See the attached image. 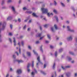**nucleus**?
Wrapping results in <instances>:
<instances>
[{
	"mask_svg": "<svg viewBox=\"0 0 77 77\" xmlns=\"http://www.w3.org/2000/svg\"><path fill=\"white\" fill-rule=\"evenodd\" d=\"M42 11V13L45 14L47 13V15L48 17H50L51 15H53V13H51V14H50L49 13H48V10L47 8H41Z\"/></svg>",
	"mask_w": 77,
	"mask_h": 77,
	"instance_id": "obj_1",
	"label": "nucleus"
},
{
	"mask_svg": "<svg viewBox=\"0 0 77 77\" xmlns=\"http://www.w3.org/2000/svg\"><path fill=\"white\" fill-rule=\"evenodd\" d=\"M67 28L68 29V31H70V32H74V30L71 29L70 28H69V26H67Z\"/></svg>",
	"mask_w": 77,
	"mask_h": 77,
	"instance_id": "obj_2",
	"label": "nucleus"
},
{
	"mask_svg": "<svg viewBox=\"0 0 77 77\" xmlns=\"http://www.w3.org/2000/svg\"><path fill=\"white\" fill-rule=\"evenodd\" d=\"M21 72H22V71L21 69H19L17 70V74H21Z\"/></svg>",
	"mask_w": 77,
	"mask_h": 77,
	"instance_id": "obj_3",
	"label": "nucleus"
},
{
	"mask_svg": "<svg viewBox=\"0 0 77 77\" xmlns=\"http://www.w3.org/2000/svg\"><path fill=\"white\" fill-rule=\"evenodd\" d=\"M6 26V23H4L2 26V30H4L5 29V27Z\"/></svg>",
	"mask_w": 77,
	"mask_h": 77,
	"instance_id": "obj_4",
	"label": "nucleus"
},
{
	"mask_svg": "<svg viewBox=\"0 0 77 77\" xmlns=\"http://www.w3.org/2000/svg\"><path fill=\"white\" fill-rule=\"evenodd\" d=\"M72 38L71 36H70L69 37L67 38V40L68 41H72Z\"/></svg>",
	"mask_w": 77,
	"mask_h": 77,
	"instance_id": "obj_5",
	"label": "nucleus"
},
{
	"mask_svg": "<svg viewBox=\"0 0 77 77\" xmlns=\"http://www.w3.org/2000/svg\"><path fill=\"white\" fill-rule=\"evenodd\" d=\"M37 60H38V62H40V63H41L42 65L43 64L42 62L40 61V58H39V57H38L37 58Z\"/></svg>",
	"mask_w": 77,
	"mask_h": 77,
	"instance_id": "obj_6",
	"label": "nucleus"
},
{
	"mask_svg": "<svg viewBox=\"0 0 77 77\" xmlns=\"http://www.w3.org/2000/svg\"><path fill=\"white\" fill-rule=\"evenodd\" d=\"M13 39L14 40L13 42L14 43V46H15L16 45V41H15V38H14Z\"/></svg>",
	"mask_w": 77,
	"mask_h": 77,
	"instance_id": "obj_7",
	"label": "nucleus"
},
{
	"mask_svg": "<svg viewBox=\"0 0 77 77\" xmlns=\"http://www.w3.org/2000/svg\"><path fill=\"white\" fill-rule=\"evenodd\" d=\"M32 15H33V16L34 17H36V18L37 17H38V16L36 15V14H35V13H33L32 14Z\"/></svg>",
	"mask_w": 77,
	"mask_h": 77,
	"instance_id": "obj_8",
	"label": "nucleus"
},
{
	"mask_svg": "<svg viewBox=\"0 0 77 77\" xmlns=\"http://www.w3.org/2000/svg\"><path fill=\"white\" fill-rule=\"evenodd\" d=\"M17 61L19 63H20V62L21 63L23 62V61L22 60H17Z\"/></svg>",
	"mask_w": 77,
	"mask_h": 77,
	"instance_id": "obj_9",
	"label": "nucleus"
},
{
	"mask_svg": "<svg viewBox=\"0 0 77 77\" xmlns=\"http://www.w3.org/2000/svg\"><path fill=\"white\" fill-rule=\"evenodd\" d=\"M11 8L12 9V10H13L14 12H15V8H14V7H11Z\"/></svg>",
	"mask_w": 77,
	"mask_h": 77,
	"instance_id": "obj_10",
	"label": "nucleus"
},
{
	"mask_svg": "<svg viewBox=\"0 0 77 77\" xmlns=\"http://www.w3.org/2000/svg\"><path fill=\"white\" fill-rule=\"evenodd\" d=\"M27 55H28V56H30V55H31L30 53L27 52Z\"/></svg>",
	"mask_w": 77,
	"mask_h": 77,
	"instance_id": "obj_11",
	"label": "nucleus"
},
{
	"mask_svg": "<svg viewBox=\"0 0 77 77\" xmlns=\"http://www.w3.org/2000/svg\"><path fill=\"white\" fill-rule=\"evenodd\" d=\"M12 18L11 17H8L7 19V20H11Z\"/></svg>",
	"mask_w": 77,
	"mask_h": 77,
	"instance_id": "obj_12",
	"label": "nucleus"
},
{
	"mask_svg": "<svg viewBox=\"0 0 77 77\" xmlns=\"http://www.w3.org/2000/svg\"><path fill=\"white\" fill-rule=\"evenodd\" d=\"M70 75V73H68L66 74V76L67 77H69Z\"/></svg>",
	"mask_w": 77,
	"mask_h": 77,
	"instance_id": "obj_13",
	"label": "nucleus"
},
{
	"mask_svg": "<svg viewBox=\"0 0 77 77\" xmlns=\"http://www.w3.org/2000/svg\"><path fill=\"white\" fill-rule=\"evenodd\" d=\"M33 52L35 54V55H38V54L35 51V50H33Z\"/></svg>",
	"mask_w": 77,
	"mask_h": 77,
	"instance_id": "obj_14",
	"label": "nucleus"
},
{
	"mask_svg": "<svg viewBox=\"0 0 77 77\" xmlns=\"http://www.w3.org/2000/svg\"><path fill=\"white\" fill-rule=\"evenodd\" d=\"M53 12H54V13H55V14H57V12L55 9H54V10Z\"/></svg>",
	"mask_w": 77,
	"mask_h": 77,
	"instance_id": "obj_15",
	"label": "nucleus"
},
{
	"mask_svg": "<svg viewBox=\"0 0 77 77\" xmlns=\"http://www.w3.org/2000/svg\"><path fill=\"white\" fill-rule=\"evenodd\" d=\"M54 26L55 27V28L56 30H57V25L56 24H55L54 25Z\"/></svg>",
	"mask_w": 77,
	"mask_h": 77,
	"instance_id": "obj_16",
	"label": "nucleus"
},
{
	"mask_svg": "<svg viewBox=\"0 0 77 77\" xmlns=\"http://www.w3.org/2000/svg\"><path fill=\"white\" fill-rule=\"evenodd\" d=\"M42 46H41L40 47V50L41 51H42V53H43V50H42Z\"/></svg>",
	"mask_w": 77,
	"mask_h": 77,
	"instance_id": "obj_17",
	"label": "nucleus"
},
{
	"mask_svg": "<svg viewBox=\"0 0 77 77\" xmlns=\"http://www.w3.org/2000/svg\"><path fill=\"white\" fill-rule=\"evenodd\" d=\"M33 66H34V62L32 61V68H33Z\"/></svg>",
	"mask_w": 77,
	"mask_h": 77,
	"instance_id": "obj_18",
	"label": "nucleus"
},
{
	"mask_svg": "<svg viewBox=\"0 0 77 77\" xmlns=\"http://www.w3.org/2000/svg\"><path fill=\"white\" fill-rule=\"evenodd\" d=\"M63 51V49H62V48H61L60 49V50L59 51V52H60H60H62V51Z\"/></svg>",
	"mask_w": 77,
	"mask_h": 77,
	"instance_id": "obj_19",
	"label": "nucleus"
},
{
	"mask_svg": "<svg viewBox=\"0 0 77 77\" xmlns=\"http://www.w3.org/2000/svg\"><path fill=\"white\" fill-rule=\"evenodd\" d=\"M69 53L70 54H72V55H74V53H73V52H71V51L69 52Z\"/></svg>",
	"mask_w": 77,
	"mask_h": 77,
	"instance_id": "obj_20",
	"label": "nucleus"
},
{
	"mask_svg": "<svg viewBox=\"0 0 77 77\" xmlns=\"http://www.w3.org/2000/svg\"><path fill=\"white\" fill-rule=\"evenodd\" d=\"M48 24H45V25H44V27L47 28V27H48Z\"/></svg>",
	"mask_w": 77,
	"mask_h": 77,
	"instance_id": "obj_21",
	"label": "nucleus"
},
{
	"mask_svg": "<svg viewBox=\"0 0 77 77\" xmlns=\"http://www.w3.org/2000/svg\"><path fill=\"white\" fill-rule=\"evenodd\" d=\"M55 57H57V52L56 51L55 54Z\"/></svg>",
	"mask_w": 77,
	"mask_h": 77,
	"instance_id": "obj_22",
	"label": "nucleus"
},
{
	"mask_svg": "<svg viewBox=\"0 0 77 77\" xmlns=\"http://www.w3.org/2000/svg\"><path fill=\"white\" fill-rule=\"evenodd\" d=\"M41 72L44 75H45V74H46L45 73V72H43V71H41Z\"/></svg>",
	"mask_w": 77,
	"mask_h": 77,
	"instance_id": "obj_23",
	"label": "nucleus"
},
{
	"mask_svg": "<svg viewBox=\"0 0 77 77\" xmlns=\"http://www.w3.org/2000/svg\"><path fill=\"white\" fill-rule=\"evenodd\" d=\"M47 36H48V38H49V39H50L51 37H50V35H47Z\"/></svg>",
	"mask_w": 77,
	"mask_h": 77,
	"instance_id": "obj_24",
	"label": "nucleus"
},
{
	"mask_svg": "<svg viewBox=\"0 0 77 77\" xmlns=\"http://www.w3.org/2000/svg\"><path fill=\"white\" fill-rule=\"evenodd\" d=\"M31 75H35V73L33 72H32L31 73Z\"/></svg>",
	"mask_w": 77,
	"mask_h": 77,
	"instance_id": "obj_25",
	"label": "nucleus"
},
{
	"mask_svg": "<svg viewBox=\"0 0 77 77\" xmlns=\"http://www.w3.org/2000/svg\"><path fill=\"white\" fill-rule=\"evenodd\" d=\"M55 18H56L57 21H58V18H57V17H56V16H55Z\"/></svg>",
	"mask_w": 77,
	"mask_h": 77,
	"instance_id": "obj_26",
	"label": "nucleus"
},
{
	"mask_svg": "<svg viewBox=\"0 0 77 77\" xmlns=\"http://www.w3.org/2000/svg\"><path fill=\"white\" fill-rule=\"evenodd\" d=\"M61 5L63 7H64V6H65V5H64V4H63L61 2Z\"/></svg>",
	"mask_w": 77,
	"mask_h": 77,
	"instance_id": "obj_27",
	"label": "nucleus"
},
{
	"mask_svg": "<svg viewBox=\"0 0 77 77\" xmlns=\"http://www.w3.org/2000/svg\"><path fill=\"white\" fill-rule=\"evenodd\" d=\"M21 44L23 46L24 45V42L23 41H22Z\"/></svg>",
	"mask_w": 77,
	"mask_h": 77,
	"instance_id": "obj_28",
	"label": "nucleus"
},
{
	"mask_svg": "<svg viewBox=\"0 0 77 77\" xmlns=\"http://www.w3.org/2000/svg\"><path fill=\"white\" fill-rule=\"evenodd\" d=\"M55 63H54V65H53V68L54 69V68H55Z\"/></svg>",
	"mask_w": 77,
	"mask_h": 77,
	"instance_id": "obj_29",
	"label": "nucleus"
},
{
	"mask_svg": "<svg viewBox=\"0 0 77 77\" xmlns=\"http://www.w3.org/2000/svg\"><path fill=\"white\" fill-rule=\"evenodd\" d=\"M54 5H57V2H56L55 1H54Z\"/></svg>",
	"mask_w": 77,
	"mask_h": 77,
	"instance_id": "obj_30",
	"label": "nucleus"
},
{
	"mask_svg": "<svg viewBox=\"0 0 77 77\" xmlns=\"http://www.w3.org/2000/svg\"><path fill=\"white\" fill-rule=\"evenodd\" d=\"M12 1L11 0H8V1H7V3H10V2H11Z\"/></svg>",
	"mask_w": 77,
	"mask_h": 77,
	"instance_id": "obj_31",
	"label": "nucleus"
},
{
	"mask_svg": "<svg viewBox=\"0 0 77 77\" xmlns=\"http://www.w3.org/2000/svg\"><path fill=\"white\" fill-rule=\"evenodd\" d=\"M30 63H28V66H27V68H29V66H30Z\"/></svg>",
	"mask_w": 77,
	"mask_h": 77,
	"instance_id": "obj_32",
	"label": "nucleus"
},
{
	"mask_svg": "<svg viewBox=\"0 0 77 77\" xmlns=\"http://www.w3.org/2000/svg\"><path fill=\"white\" fill-rule=\"evenodd\" d=\"M23 10L25 11V10H27V8L26 7H24L23 8Z\"/></svg>",
	"mask_w": 77,
	"mask_h": 77,
	"instance_id": "obj_33",
	"label": "nucleus"
},
{
	"mask_svg": "<svg viewBox=\"0 0 77 77\" xmlns=\"http://www.w3.org/2000/svg\"><path fill=\"white\" fill-rule=\"evenodd\" d=\"M4 2H5V1L3 0L2 1V5H3V4H4Z\"/></svg>",
	"mask_w": 77,
	"mask_h": 77,
	"instance_id": "obj_34",
	"label": "nucleus"
},
{
	"mask_svg": "<svg viewBox=\"0 0 77 77\" xmlns=\"http://www.w3.org/2000/svg\"><path fill=\"white\" fill-rule=\"evenodd\" d=\"M70 66H66V68H70Z\"/></svg>",
	"mask_w": 77,
	"mask_h": 77,
	"instance_id": "obj_35",
	"label": "nucleus"
},
{
	"mask_svg": "<svg viewBox=\"0 0 77 77\" xmlns=\"http://www.w3.org/2000/svg\"><path fill=\"white\" fill-rule=\"evenodd\" d=\"M9 35L10 36H12V33L10 32L9 33Z\"/></svg>",
	"mask_w": 77,
	"mask_h": 77,
	"instance_id": "obj_36",
	"label": "nucleus"
},
{
	"mask_svg": "<svg viewBox=\"0 0 77 77\" xmlns=\"http://www.w3.org/2000/svg\"><path fill=\"white\" fill-rule=\"evenodd\" d=\"M18 21L19 23H20L21 22V19L20 18H19L18 19Z\"/></svg>",
	"mask_w": 77,
	"mask_h": 77,
	"instance_id": "obj_37",
	"label": "nucleus"
},
{
	"mask_svg": "<svg viewBox=\"0 0 77 77\" xmlns=\"http://www.w3.org/2000/svg\"><path fill=\"white\" fill-rule=\"evenodd\" d=\"M41 34H38V37H40V36H41Z\"/></svg>",
	"mask_w": 77,
	"mask_h": 77,
	"instance_id": "obj_38",
	"label": "nucleus"
},
{
	"mask_svg": "<svg viewBox=\"0 0 77 77\" xmlns=\"http://www.w3.org/2000/svg\"><path fill=\"white\" fill-rule=\"evenodd\" d=\"M10 28L11 29H12V25H10Z\"/></svg>",
	"mask_w": 77,
	"mask_h": 77,
	"instance_id": "obj_39",
	"label": "nucleus"
},
{
	"mask_svg": "<svg viewBox=\"0 0 77 77\" xmlns=\"http://www.w3.org/2000/svg\"><path fill=\"white\" fill-rule=\"evenodd\" d=\"M50 48H53L54 47L52 45H50Z\"/></svg>",
	"mask_w": 77,
	"mask_h": 77,
	"instance_id": "obj_40",
	"label": "nucleus"
},
{
	"mask_svg": "<svg viewBox=\"0 0 77 77\" xmlns=\"http://www.w3.org/2000/svg\"><path fill=\"white\" fill-rule=\"evenodd\" d=\"M50 48H53L54 47L52 45H50Z\"/></svg>",
	"mask_w": 77,
	"mask_h": 77,
	"instance_id": "obj_41",
	"label": "nucleus"
},
{
	"mask_svg": "<svg viewBox=\"0 0 77 77\" xmlns=\"http://www.w3.org/2000/svg\"><path fill=\"white\" fill-rule=\"evenodd\" d=\"M9 40L10 41V42H11V43H12V41L11 40V38H9Z\"/></svg>",
	"mask_w": 77,
	"mask_h": 77,
	"instance_id": "obj_42",
	"label": "nucleus"
},
{
	"mask_svg": "<svg viewBox=\"0 0 77 77\" xmlns=\"http://www.w3.org/2000/svg\"><path fill=\"white\" fill-rule=\"evenodd\" d=\"M19 53L21 54V49L20 48H19Z\"/></svg>",
	"mask_w": 77,
	"mask_h": 77,
	"instance_id": "obj_43",
	"label": "nucleus"
},
{
	"mask_svg": "<svg viewBox=\"0 0 77 77\" xmlns=\"http://www.w3.org/2000/svg\"><path fill=\"white\" fill-rule=\"evenodd\" d=\"M61 68H62L63 69V70H64V69H65V68H64L63 67V66H61Z\"/></svg>",
	"mask_w": 77,
	"mask_h": 77,
	"instance_id": "obj_44",
	"label": "nucleus"
},
{
	"mask_svg": "<svg viewBox=\"0 0 77 77\" xmlns=\"http://www.w3.org/2000/svg\"><path fill=\"white\" fill-rule=\"evenodd\" d=\"M45 42L46 43H49V41H46Z\"/></svg>",
	"mask_w": 77,
	"mask_h": 77,
	"instance_id": "obj_45",
	"label": "nucleus"
},
{
	"mask_svg": "<svg viewBox=\"0 0 77 77\" xmlns=\"http://www.w3.org/2000/svg\"><path fill=\"white\" fill-rule=\"evenodd\" d=\"M46 67V64H45L44 65V68H45Z\"/></svg>",
	"mask_w": 77,
	"mask_h": 77,
	"instance_id": "obj_46",
	"label": "nucleus"
},
{
	"mask_svg": "<svg viewBox=\"0 0 77 77\" xmlns=\"http://www.w3.org/2000/svg\"><path fill=\"white\" fill-rule=\"evenodd\" d=\"M26 25H25V26L23 27V29H26Z\"/></svg>",
	"mask_w": 77,
	"mask_h": 77,
	"instance_id": "obj_47",
	"label": "nucleus"
},
{
	"mask_svg": "<svg viewBox=\"0 0 77 77\" xmlns=\"http://www.w3.org/2000/svg\"><path fill=\"white\" fill-rule=\"evenodd\" d=\"M36 44H38V43H39V41H37L35 42Z\"/></svg>",
	"mask_w": 77,
	"mask_h": 77,
	"instance_id": "obj_48",
	"label": "nucleus"
},
{
	"mask_svg": "<svg viewBox=\"0 0 77 77\" xmlns=\"http://www.w3.org/2000/svg\"><path fill=\"white\" fill-rule=\"evenodd\" d=\"M51 30L52 31V32H54V30H53V28H51Z\"/></svg>",
	"mask_w": 77,
	"mask_h": 77,
	"instance_id": "obj_49",
	"label": "nucleus"
},
{
	"mask_svg": "<svg viewBox=\"0 0 77 77\" xmlns=\"http://www.w3.org/2000/svg\"><path fill=\"white\" fill-rule=\"evenodd\" d=\"M18 45H19V47H20V42H19L18 44Z\"/></svg>",
	"mask_w": 77,
	"mask_h": 77,
	"instance_id": "obj_50",
	"label": "nucleus"
},
{
	"mask_svg": "<svg viewBox=\"0 0 77 77\" xmlns=\"http://www.w3.org/2000/svg\"><path fill=\"white\" fill-rule=\"evenodd\" d=\"M15 53H16V54H17V56H18L19 55V54H18V53L17 52H16Z\"/></svg>",
	"mask_w": 77,
	"mask_h": 77,
	"instance_id": "obj_51",
	"label": "nucleus"
},
{
	"mask_svg": "<svg viewBox=\"0 0 77 77\" xmlns=\"http://www.w3.org/2000/svg\"><path fill=\"white\" fill-rule=\"evenodd\" d=\"M40 30H42V27L41 26L40 27Z\"/></svg>",
	"mask_w": 77,
	"mask_h": 77,
	"instance_id": "obj_52",
	"label": "nucleus"
},
{
	"mask_svg": "<svg viewBox=\"0 0 77 77\" xmlns=\"http://www.w3.org/2000/svg\"><path fill=\"white\" fill-rule=\"evenodd\" d=\"M28 48H29V49H31V47H30V46H28Z\"/></svg>",
	"mask_w": 77,
	"mask_h": 77,
	"instance_id": "obj_53",
	"label": "nucleus"
},
{
	"mask_svg": "<svg viewBox=\"0 0 77 77\" xmlns=\"http://www.w3.org/2000/svg\"><path fill=\"white\" fill-rule=\"evenodd\" d=\"M75 77H77V73H75Z\"/></svg>",
	"mask_w": 77,
	"mask_h": 77,
	"instance_id": "obj_54",
	"label": "nucleus"
},
{
	"mask_svg": "<svg viewBox=\"0 0 77 77\" xmlns=\"http://www.w3.org/2000/svg\"><path fill=\"white\" fill-rule=\"evenodd\" d=\"M44 37V36L41 37L40 38V40H41V39H42V38H43Z\"/></svg>",
	"mask_w": 77,
	"mask_h": 77,
	"instance_id": "obj_55",
	"label": "nucleus"
},
{
	"mask_svg": "<svg viewBox=\"0 0 77 77\" xmlns=\"http://www.w3.org/2000/svg\"><path fill=\"white\" fill-rule=\"evenodd\" d=\"M62 44V42H60L59 43V45H61Z\"/></svg>",
	"mask_w": 77,
	"mask_h": 77,
	"instance_id": "obj_56",
	"label": "nucleus"
},
{
	"mask_svg": "<svg viewBox=\"0 0 77 77\" xmlns=\"http://www.w3.org/2000/svg\"><path fill=\"white\" fill-rule=\"evenodd\" d=\"M13 57H14V59H15V55H13Z\"/></svg>",
	"mask_w": 77,
	"mask_h": 77,
	"instance_id": "obj_57",
	"label": "nucleus"
},
{
	"mask_svg": "<svg viewBox=\"0 0 77 77\" xmlns=\"http://www.w3.org/2000/svg\"><path fill=\"white\" fill-rule=\"evenodd\" d=\"M28 13L29 14H32V12L29 11V12H28Z\"/></svg>",
	"mask_w": 77,
	"mask_h": 77,
	"instance_id": "obj_58",
	"label": "nucleus"
},
{
	"mask_svg": "<svg viewBox=\"0 0 77 77\" xmlns=\"http://www.w3.org/2000/svg\"><path fill=\"white\" fill-rule=\"evenodd\" d=\"M9 77V74H7L6 76V77Z\"/></svg>",
	"mask_w": 77,
	"mask_h": 77,
	"instance_id": "obj_59",
	"label": "nucleus"
},
{
	"mask_svg": "<svg viewBox=\"0 0 77 77\" xmlns=\"http://www.w3.org/2000/svg\"><path fill=\"white\" fill-rule=\"evenodd\" d=\"M30 69H28L27 70V71H28V72H30Z\"/></svg>",
	"mask_w": 77,
	"mask_h": 77,
	"instance_id": "obj_60",
	"label": "nucleus"
},
{
	"mask_svg": "<svg viewBox=\"0 0 77 77\" xmlns=\"http://www.w3.org/2000/svg\"><path fill=\"white\" fill-rule=\"evenodd\" d=\"M69 60H71V59H72L71 58H69Z\"/></svg>",
	"mask_w": 77,
	"mask_h": 77,
	"instance_id": "obj_61",
	"label": "nucleus"
},
{
	"mask_svg": "<svg viewBox=\"0 0 77 77\" xmlns=\"http://www.w3.org/2000/svg\"><path fill=\"white\" fill-rule=\"evenodd\" d=\"M72 10H73V11H75V10L74 9V8H72Z\"/></svg>",
	"mask_w": 77,
	"mask_h": 77,
	"instance_id": "obj_62",
	"label": "nucleus"
},
{
	"mask_svg": "<svg viewBox=\"0 0 77 77\" xmlns=\"http://www.w3.org/2000/svg\"><path fill=\"white\" fill-rule=\"evenodd\" d=\"M30 28H28L27 30L28 31H29V30H30Z\"/></svg>",
	"mask_w": 77,
	"mask_h": 77,
	"instance_id": "obj_63",
	"label": "nucleus"
},
{
	"mask_svg": "<svg viewBox=\"0 0 77 77\" xmlns=\"http://www.w3.org/2000/svg\"><path fill=\"white\" fill-rule=\"evenodd\" d=\"M31 21H32V20H30L29 21V23H31Z\"/></svg>",
	"mask_w": 77,
	"mask_h": 77,
	"instance_id": "obj_64",
	"label": "nucleus"
}]
</instances>
